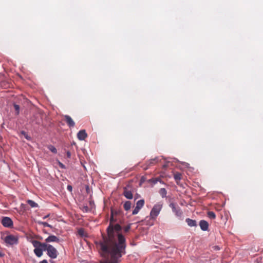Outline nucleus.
<instances>
[{
	"mask_svg": "<svg viewBox=\"0 0 263 263\" xmlns=\"http://www.w3.org/2000/svg\"><path fill=\"white\" fill-rule=\"evenodd\" d=\"M124 223L122 215H110L109 225L107 229V236L102 235L99 246L101 255L107 258L111 255V260L101 261V263H118V259L125 253V239L121 233V224Z\"/></svg>",
	"mask_w": 263,
	"mask_h": 263,
	"instance_id": "nucleus-1",
	"label": "nucleus"
},
{
	"mask_svg": "<svg viewBox=\"0 0 263 263\" xmlns=\"http://www.w3.org/2000/svg\"><path fill=\"white\" fill-rule=\"evenodd\" d=\"M33 247L41 246L43 248L44 251H47V255L52 259H55L58 255L57 250L52 245L46 243H42L37 240L32 241Z\"/></svg>",
	"mask_w": 263,
	"mask_h": 263,
	"instance_id": "nucleus-2",
	"label": "nucleus"
},
{
	"mask_svg": "<svg viewBox=\"0 0 263 263\" xmlns=\"http://www.w3.org/2000/svg\"><path fill=\"white\" fill-rule=\"evenodd\" d=\"M1 238L4 241L7 246L17 245L18 242V237L13 235H8L6 236H4V235H3Z\"/></svg>",
	"mask_w": 263,
	"mask_h": 263,
	"instance_id": "nucleus-3",
	"label": "nucleus"
},
{
	"mask_svg": "<svg viewBox=\"0 0 263 263\" xmlns=\"http://www.w3.org/2000/svg\"><path fill=\"white\" fill-rule=\"evenodd\" d=\"M1 223L6 228H11L13 226V221L8 217H3L2 219Z\"/></svg>",
	"mask_w": 263,
	"mask_h": 263,
	"instance_id": "nucleus-4",
	"label": "nucleus"
},
{
	"mask_svg": "<svg viewBox=\"0 0 263 263\" xmlns=\"http://www.w3.org/2000/svg\"><path fill=\"white\" fill-rule=\"evenodd\" d=\"M162 206L163 204L161 202L156 203L153 206L150 214H159V212L161 211Z\"/></svg>",
	"mask_w": 263,
	"mask_h": 263,
	"instance_id": "nucleus-5",
	"label": "nucleus"
},
{
	"mask_svg": "<svg viewBox=\"0 0 263 263\" xmlns=\"http://www.w3.org/2000/svg\"><path fill=\"white\" fill-rule=\"evenodd\" d=\"M64 117L65 118V121L66 123L69 126V127H73L74 126L75 123L69 116L65 115Z\"/></svg>",
	"mask_w": 263,
	"mask_h": 263,
	"instance_id": "nucleus-6",
	"label": "nucleus"
},
{
	"mask_svg": "<svg viewBox=\"0 0 263 263\" xmlns=\"http://www.w3.org/2000/svg\"><path fill=\"white\" fill-rule=\"evenodd\" d=\"M158 162V158L156 157L154 159H152L149 160L148 161L146 162L145 163L146 166L144 167L143 168L144 170H147L149 166L154 165L155 164L157 163Z\"/></svg>",
	"mask_w": 263,
	"mask_h": 263,
	"instance_id": "nucleus-7",
	"label": "nucleus"
},
{
	"mask_svg": "<svg viewBox=\"0 0 263 263\" xmlns=\"http://www.w3.org/2000/svg\"><path fill=\"white\" fill-rule=\"evenodd\" d=\"M87 137V134H86L85 130H81L77 134V137L80 140H84Z\"/></svg>",
	"mask_w": 263,
	"mask_h": 263,
	"instance_id": "nucleus-8",
	"label": "nucleus"
},
{
	"mask_svg": "<svg viewBox=\"0 0 263 263\" xmlns=\"http://www.w3.org/2000/svg\"><path fill=\"white\" fill-rule=\"evenodd\" d=\"M34 253L39 257H41L43 255V251L44 249L41 246L34 247Z\"/></svg>",
	"mask_w": 263,
	"mask_h": 263,
	"instance_id": "nucleus-9",
	"label": "nucleus"
},
{
	"mask_svg": "<svg viewBox=\"0 0 263 263\" xmlns=\"http://www.w3.org/2000/svg\"><path fill=\"white\" fill-rule=\"evenodd\" d=\"M199 226L201 229L202 231H205L208 230L209 228V223L208 222L204 220H202L199 222Z\"/></svg>",
	"mask_w": 263,
	"mask_h": 263,
	"instance_id": "nucleus-10",
	"label": "nucleus"
},
{
	"mask_svg": "<svg viewBox=\"0 0 263 263\" xmlns=\"http://www.w3.org/2000/svg\"><path fill=\"white\" fill-rule=\"evenodd\" d=\"M45 241L46 242H59V239L54 235H50L48 236L46 239Z\"/></svg>",
	"mask_w": 263,
	"mask_h": 263,
	"instance_id": "nucleus-11",
	"label": "nucleus"
},
{
	"mask_svg": "<svg viewBox=\"0 0 263 263\" xmlns=\"http://www.w3.org/2000/svg\"><path fill=\"white\" fill-rule=\"evenodd\" d=\"M123 195L128 199H131L133 197L132 192L130 191H128L126 187L124 188Z\"/></svg>",
	"mask_w": 263,
	"mask_h": 263,
	"instance_id": "nucleus-12",
	"label": "nucleus"
},
{
	"mask_svg": "<svg viewBox=\"0 0 263 263\" xmlns=\"http://www.w3.org/2000/svg\"><path fill=\"white\" fill-rule=\"evenodd\" d=\"M186 222L187 224L190 227L196 226V221L194 220H192L189 218L186 219Z\"/></svg>",
	"mask_w": 263,
	"mask_h": 263,
	"instance_id": "nucleus-13",
	"label": "nucleus"
},
{
	"mask_svg": "<svg viewBox=\"0 0 263 263\" xmlns=\"http://www.w3.org/2000/svg\"><path fill=\"white\" fill-rule=\"evenodd\" d=\"M182 175L180 173L177 172L174 174V177L176 182L180 180L181 179Z\"/></svg>",
	"mask_w": 263,
	"mask_h": 263,
	"instance_id": "nucleus-14",
	"label": "nucleus"
},
{
	"mask_svg": "<svg viewBox=\"0 0 263 263\" xmlns=\"http://www.w3.org/2000/svg\"><path fill=\"white\" fill-rule=\"evenodd\" d=\"M144 204V199H141L138 200L136 203V206L140 209H141Z\"/></svg>",
	"mask_w": 263,
	"mask_h": 263,
	"instance_id": "nucleus-15",
	"label": "nucleus"
},
{
	"mask_svg": "<svg viewBox=\"0 0 263 263\" xmlns=\"http://www.w3.org/2000/svg\"><path fill=\"white\" fill-rule=\"evenodd\" d=\"M27 202L31 208H35L38 206L36 202L31 200H28Z\"/></svg>",
	"mask_w": 263,
	"mask_h": 263,
	"instance_id": "nucleus-16",
	"label": "nucleus"
},
{
	"mask_svg": "<svg viewBox=\"0 0 263 263\" xmlns=\"http://www.w3.org/2000/svg\"><path fill=\"white\" fill-rule=\"evenodd\" d=\"M131 208V202L130 201H126L124 204V208L126 211L129 210Z\"/></svg>",
	"mask_w": 263,
	"mask_h": 263,
	"instance_id": "nucleus-17",
	"label": "nucleus"
},
{
	"mask_svg": "<svg viewBox=\"0 0 263 263\" xmlns=\"http://www.w3.org/2000/svg\"><path fill=\"white\" fill-rule=\"evenodd\" d=\"M159 193L162 196V197H165L166 196L167 192L166 190L164 188H161L159 191Z\"/></svg>",
	"mask_w": 263,
	"mask_h": 263,
	"instance_id": "nucleus-18",
	"label": "nucleus"
},
{
	"mask_svg": "<svg viewBox=\"0 0 263 263\" xmlns=\"http://www.w3.org/2000/svg\"><path fill=\"white\" fill-rule=\"evenodd\" d=\"M48 148L51 152H52L54 154H56L57 153V150L56 148L52 145H49L48 146Z\"/></svg>",
	"mask_w": 263,
	"mask_h": 263,
	"instance_id": "nucleus-19",
	"label": "nucleus"
},
{
	"mask_svg": "<svg viewBox=\"0 0 263 263\" xmlns=\"http://www.w3.org/2000/svg\"><path fill=\"white\" fill-rule=\"evenodd\" d=\"M14 107L16 111V115H18L20 112V106L18 105H17L16 104H14Z\"/></svg>",
	"mask_w": 263,
	"mask_h": 263,
	"instance_id": "nucleus-20",
	"label": "nucleus"
},
{
	"mask_svg": "<svg viewBox=\"0 0 263 263\" xmlns=\"http://www.w3.org/2000/svg\"><path fill=\"white\" fill-rule=\"evenodd\" d=\"M170 206L172 209L173 212H174V213H177V211L176 210V205L174 203H171L170 204Z\"/></svg>",
	"mask_w": 263,
	"mask_h": 263,
	"instance_id": "nucleus-21",
	"label": "nucleus"
},
{
	"mask_svg": "<svg viewBox=\"0 0 263 263\" xmlns=\"http://www.w3.org/2000/svg\"><path fill=\"white\" fill-rule=\"evenodd\" d=\"M78 234L81 236H83L84 235V230L83 229H80L78 231Z\"/></svg>",
	"mask_w": 263,
	"mask_h": 263,
	"instance_id": "nucleus-22",
	"label": "nucleus"
},
{
	"mask_svg": "<svg viewBox=\"0 0 263 263\" xmlns=\"http://www.w3.org/2000/svg\"><path fill=\"white\" fill-rule=\"evenodd\" d=\"M140 209H140L139 208L136 206V207L135 208L134 210L133 211L132 214H138V213L139 212V210Z\"/></svg>",
	"mask_w": 263,
	"mask_h": 263,
	"instance_id": "nucleus-23",
	"label": "nucleus"
},
{
	"mask_svg": "<svg viewBox=\"0 0 263 263\" xmlns=\"http://www.w3.org/2000/svg\"><path fill=\"white\" fill-rule=\"evenodd\" d=\"M130 229V224H128V226L125 227L124 228V231L125 232H127Z\"/></svg>",
	"mask_w": 263,
	"mask_h": 263,
	"instance_id": "nucleus-24",
	"label": "nucleus"
},
{
	"mask_svg": "<svg viewBox=\"0 0 263 263\" xmlns=\"http://www.w3.org/2000/svg\"><path fill=\"white\" fill-rule=\"evenodd\" d=\"M21 134L25 137V138L27 139H29L30 138L28 136V135L26 134V132L24 131H22Z\"/></svg>",
	"mask_w": 263,
	"mask_h": 263,
	"instance_id": "nucleus-25",
	"label": "nucleus"
},
{
	"mask_svg": "<svg viewBox=\"0 0 263 263\" xmlns=\"http://www.w3.org/2000/svg\"><path fill=\"white\" fill-rule=\"evenodd\" d=\"M158 215L155 214V215H149V219H155Z\"/></svg>",
	"mask_w": 263,
	"mask_h": 263,
	"instance_id": "nucleus-26",
	"label": "nucleus"
},
{
	"mask_svg": "<svg viewBox=\"0 0 263 263\" xmlns=\"http://www.w3.org/2000/svg\"><path fill=\"white\" fill-rule=\"evenodd\" d=\"M148 181H149V182H153V183L155 184V183H157V180H156V179H149V180H148Z\"/></svg>",
	"mask_w": 263,
	"mask_h": 263,
	"instance_id": "nucleus-27",
	"label": "nucleus"
},
{
	"mask_svg": "<svg viewBox=\"0 0 263 263\" xmlns=\"http://www.w3.org/2000/svg\"><path fill=\"white\" fill-rule=\"evenodd\" d=\"M67 190H68L69 192H72V186L71 185H68L67 186Z\"/></svg>",
	"mask_w": 263,
	"mask_h": 263,
	"instance_id": "nucleus-28",
	"label": "nucleus"
},
{
	"mask_svg": "<svg viewBox=\"0 0 263 263\" xmlns=\"http://www.w3.org/2000/svg\"><path fill=\"white\" fill-rule=\"evenodd\" d=\"M59 166L62 168H64L65 167V165L63 164H62V163H61L60 162H59Z\"/></svg>",
	"mask_w": 263,
	"mask_h": 263,
	"instance_id": "nucleus-29",
	"label": "nucleus"
},
{
	"mask_svg": "<svg viewBox=\"0 0 263 263\" xmlns=\"http://www.w3.org/2000/svg\"><path fill=\"white\" fill-rule=\"evenodd\" d=\"M209 215L210 218H211V219L215 218L216 215Z\"/></svg>",
	"mask_w": 263,
	"mask_h": 263,
	"instance_id": "nucleus-30",
	"label": "nucleus"
},
{
	"mask_svg": "<svg viewBox=\"0 0 263 263\" xmlns=\"http://www.w3.org/2000/svg\"><path fill=\"white\" fill-rule=\"evenodd\" d=\"M86 192H87V193H89L90 189H89V186L88 185L86 186Z\"/></svg>",
	"mask_w": 263,
	"mask_h": 263,
	"instance_id": "nucleus-31",
	"label": "nucleus"
},
{
	"mask_svg": "<svg viewBox=\"0 0 263 263\" xmlns=\"http://www.w3.org/2000/svg\"><path fill=\"white\" fill-rule=\"evenodd\" d=\"M66 155H67V157H68V158H70L71 156V154L69 151H68L67 152Z\"/></svg>",
	"mask_w": 263,
	"mask_h": 263,
	"instance_id": "nucleus-32",
	"label": "nucleus"
},
{
	"mask_svg": "<svg viewBox=\"0 0 263 263\" xmlns=\"http://www.w3.org/2000/svg\"><path fill=\"white\" fill-rule=\"evenodd\" d=\"M4 255H5L4 253H3L2 252L0 251V257H2L4 256Z\"/></svg>",
	"mask_w": 263,
	"mask_h": 263,
	"instance_id": "nucleus-33",
	"label": "nucleus"
},
{
	"mask_svg": "<svg viewBox=\"0 0 263 263\" xmlns=\"http://www.w3.org/2000/svg\"><path fill=\"white\" fill-rule=\"evenodd\" d=\"M40 263H48L47 261L45 259L41 261Z\"/></svg>",
	"mask_w": 263,
	"mask_h": 263,
	"instance_id": "nucleus-34",
	"label": "nucleus"
},
{
	"mask_svg": "<svg viewBox=\"0 0 263 263\" xmlns=\"http://www.w3.org/2000/svg\"><path fill=\"white\" fill-rule=\"evenodd\" d=\"M208 214H214V212H212V211H210V212H208Z\"/></svg>",
	"mask_w": 263,
	"mask_h": 263,
	"instance_id": "nucleus-35",
	"label": "nucleus"
},
{
	"mask_svg": "<svg viewBox=\"0 0 263 263\" xmlns=\"http://www.w3.org/2000/svg\"><path fill=\"white\" fill-rule=\"evenodd\" d=\"M49 215H47V216H46L44 217V219H45L46 217H48V216H49Z\"/></svg>",
	"mask_w": 263,
	"mask_h": 263,
	"instance_id": "nucleus-36",
	"label": "nucleus"
},
{
	"mask_svg": "<svg viewBox=\"0 0 263 263\" xmlns=\"http://www.w3.org/2000/svg\"><path fill=\"white\" fill-rule=\"evenodd\" d=\"M45 224H47L48 226H49L48 224H47V223H45Z\"/></svg>",
	"mask_w": 263,
	"mask_h": 263,
	"instance_id": "nucleus-37",
	"label": "nucleus"
},
{
	"mask_svg": "<svg viewBox=\"0 0 263 263\" xmlns=\"http://www.w3.org/2000/svg\"><path fill=\"white\" fill-rule=\"evenodd\" d=\"M3 76H0V77H2Z\"/></svg>",
	"mask_w": 263,
	"mask_h": 263,
	"instance_id": "nucleus-38",
	"label": "nucleus"
}]
</instances>
